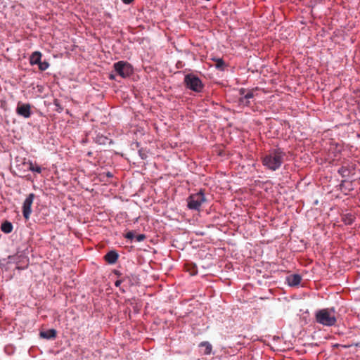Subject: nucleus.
Instances as JSON below:
<instances>
[{
    "mask_svg": "<svg viewBox=\"0 0 360 360\" xmlns=\"http://www.w3.org/2000/svg\"><path fill=\"white\" fill-rule=\"evenodd\" d=\"M54 104H55V105L56 107V110L58 111V112H60L63 110V107L62 106V105L60 103V101L56 99L54 101Z\"/></svg>",
    "mask_w": 360,
    "mask_h": 360,
    "instance_id": "nucleus-21",
    "label": "nucleus"
},
{
    "mask_svg": "<svg viewBox=\"0 0 360 360\" xmlns=\"http://www.w3.org/2000/svg\"><path fill=\"white\" fill-rule=\"evenodd\" d=\"M93 139L95 143L100 144V145H105L108 143L110 142V139L107 136H105L100 133L96 134L95 135V136L93 137Z\"/></svg>",
    "mask_w": 360,
    "mask_h": 360,
    "instance_id": "nucleus-10",
    "label": "nucleus"
},
{
    "mask_svg": "<svg viewBox=\"0 0 360 360\" xmlns=\"http://www.w3.org/2000/svg\"><path fill=\"white\" fill-rule=\"evenodd\" d=\"M254 96L252 91H248V93L241 97L239 98L238 103L240 105L245 106L248 105L250 103V99L252 98Z\"/></svg>",
    "mask_w": 360,
    "mask_h": 360,
    "instance_id": "nucleus-13",
    "label": "nucleus"
},
{
    "mask_svg": "<svg viewBox=\"0 0 360 360\" xmlns=\"http://www.w3.org/2000/svg\"><path fill=\"white\" fill-rule=\"evenodd\" d=\"M302 278L299 274H292L286 278V282L288 285L295 287L300 285Z\"/></svg>",
    "mask_w": 360,
    "mask_h": 360,
    "instance_id": "nucleus-8",
    "label": "nucleus"
},
{
    "mask_svg": "<svg viewBox=\"0 0 360 360\" xmlns=\"http://www.w3.org/2000/svg\"><path fill=\"white\" fill-rule=\"evenodd\" d=\"M206 200L202 190L196 193L191 194L187 198V207L191 210L199 211L202 204Z\"/></svg>",
    "mask_w": 360,
    "mask_h": 360,
    "instance_id": "nucleus-4",
    "label": "nucleus"
},
{
    "mask_svg": "<svg viewBox=\"0 0 360 360\" xmlns=\"http://www.w3.org/2000/svg\"><path fill=\"white\" fill-rule=\"evenodd\" d=\"M199 347L201 348V352L205 355H209L212 350V346L209 342H202Z\"/></svg>",
    "mask_w": 360,
    "mask_h": 360,
    "instance_id": "nucleus-12",
    "label": "nucleus"
},
{
    "mask_svg": "<svg viewBox=\"0 0 360 360\" xmlns=\"http://www.w3.org/2000/svg\"><path fill=\"white\" fill-rule=\"evenodd\" d=\"M30 170L33 172H37L38 174H40L42 171V169L40 166L39 165H34L32 164L30 165Z\"/></svg>",
    "mask_w": 360,
    "mask_h": 360,
    "instance_id": "nucleus-19",
    "label": "nucleus"
},
{
    "mask_svg": "<svg viewBox=\"0 0 360 360\" xmlns=\"http://www.w3.org/2000/svg\"><path fill=\"white\" fill-rule=\"evenodd\" d=\"M106 176H107L108 177H112V173H110V172H107Z\"/></svg>",
    "mask_w": 360,
    "mask_h": 360,
    "instance_id": "nucleus-26",
    "label": "nucleus"
},
{
    "mask_svg": "<svg viewBox=\"0 0 360 360\" xmlns=\"http://www.w3.org/2000/svg\"><path fill=\"white\" fill-rule=\"evenodd\" d=\"M114 71L110 75V79H114L116 75L122 78L129 77L134 71L132 65L127 61H118L113 65Z\"/></svg>",
    "mask_w": 360,
    "mask_h": 360,
    "instance_id": "nucleus-3",
    "label": "nucleus"
},
{
    "mask_svg": "<svg viewBox=\"0 0 360 360\" xmlns=\"http://www.w3.org/2000/svg\"><path fill=\"white\" fill-rule=\"evenodd\" d=\"M122 282V280H117L115 283V286L119 287L121 285Z\"/></svg>",
    "mask_w": 360,
    "mask_h": 360,
    "instance_id": "nucleus-24",
    "label": "nucleus"
},
{
    "mask_svg": "<svg viewBox=\"0 0 360 360\" xmlns=\"http://www.w3.org/2000/svg\"><path fill=\"white\" fill-rule=\"evenodd\" d=\"M38 66H39V68L40 70L44 71V70H46L49 68V64L46 61H44V62L40 61V63L38 64Z\"/></svg>",
    "mask_w": 360,
    "mask_h": 360,
    "instance_id": "nucleus-20",
    "label": "nucleus"
},
{
    "mask_svg": "<svg viewBox=\"0 0 360 360\" xmlns=\"http://www.w3.org/2000/svg\"><path fill=\"white\" fill-rule=\"evenodd\" d=\"M41 53L39 51H34L30 57V63L32 65H38L40 63L41 58Z\"/></svg>",
    "mask_w": 360,
    "mask_h": 360,
    "instance_id": "nucleus-14",
    "label": "nucleus"
},
{
    "mask_svg": "<svg viewBox=\"0 0 360 360\" xmlns=\"http://www.w3.org/2000/svg\"><path fill=\"white\" fill-rule=\"evenodd\" d=\"M123 1V3L126 4H131L134 0H122Z\"/></svg>",
    "mask_w": 360,
    "mask_h": 360,
    "instance_id": "nucleus-25",
    "label": "nucleus"
},
{
    "mask_svg": "<svg viewBox=\"0 0 360 360\" xmlns=\"http://www.w3.org/2000/svg\"><path fill=\"white\" fill-rule=\"evenodd\" d=\"M35 195L34 193H30L25 198L22 205V214L25 219H28L32 213V205L34 199Z\"/></svg>",
    "mask_w": 360,
    "mask_h": 360,
    "instance_id": "nucleus-6",
    "label": "nucleus"
},
{
    "mask_svg": "<svg viewBox=\"0 0 360 360\" xmlns=\"http://www.w3.org/2000/svg\"><path fill=\"white\" fill-rule=\"evenodd\" d=\"M335 310L333 308L320 309L316 313V320L317 323L326 326H333L336 323V318L333 314Z\"/></svg>",
    "mask_w": 360,
    "mask_h": 360,
    "instance_id": "nucleus-2",
    "label": "nucleus"
},
{
    "mask_svg": "<svg viewBox=\"0 0 360 360\" xmlns=\"http://www.w3.org/2000/svg\"><path fill=\"white\" fill-rule=\"evenodd\" d=\"M124 237L128 240H132L134 238H135L134 233L133 231H129L124 234Z\"/></svg>",
    "mask_w": 360,
    "mask_h": 360,
    "instance_id": "nucleus-22",
    "label": "nucleus"
},
{
    "mask_svg": "<svg viewBox=\"0 0 360 360\" xmlns=\"http://www.w3.org/2000/svg\"><path fill=\"white\" fill-rule=\"evenodd\" d=\"M215 67L218 70H223L226 66L224 61L221 58H217L214 60Z\"/></svg>",
    "mask_w": 360,
    "mask_h": 360,
    "instance_id": "nucleus-18",
    "label": "nucleus"
},
{
    "mask_svg": "<svg viewBox=\"0 0 360 360\" xmlns=\"http://www.w3.org/2000/svg\"><path fill=\"white\" fill-rule=\"evenodd\" d=\"M1 229L5 233H10L13 231V224L10 221H6L2 223Z\"/></svg>",
    "mask_w": 360,
    "mask_h": 360,
    "instance_id": "nucleus-15",
    "label": "nucleus"
},
{
    "mask_svg": "<svg viewBox=\"0 0 360 360\" xmlns=\"http://www.w3.org/2000/svg\"><path fill=\"white\" fill-rule=\"evenodd\" d=\"M118 257H119V255L116 251L111 250V251H109L105 255V259L108 264H112L117 262Z\"/></svg>",
    "mask_w": 360,
    "mask_h": 360,
    "instance_id": "nucleus-9",
    "label": "nucleus"
},
{
    "mask_svg": "<svg viewBox=\"0 0 360 360\" xmlns=\"http://www.w3.org/2000/svg\"><path fill=\"white\" fill-rule=\"evenodd\" d=\"M146 238L145 234H139L135 237V239L137 242H142L146 239Z\"/></svg>",
    "mask_w": 360,
    "mask_h": 360,
    "instance_id": "nucleus-23",
    "label": "nucleus"
},
{
    "mask_svg": "<svg viewBox=\"0 0 360 360\" xmlns=\"http://www.w3.org/2000/svg\"><path fill=\"white\" fill-rule=\"evenodd\" d=\"M285 153L281 148L270 150L261 158L262 165L266 169L274 172L278 170L285 161Z\"/></svg>",
    "mask_w": 360,
    "mask_h": 360,
    "instance_id": "nucleus-1",
    "label": "nucleus"
},
{
    "mask_svg": "<svg viewBox=\"0 0 360 360\" xmlns=\"http://www.w3.org/2000/svg\"><path fill=\"white\" fill-rule=\"evenodd\" d=\"M184 82L186 87L190 90H198L203 87L202 83L200 78L193 74H188L185 76Z\"/></svg>",
    "mask_w": 360,
    "mask_h": 360,
    "instance_id": "nucleus-5",
    "label": "nucleus"
},
{
    "mask_svg": "<svg viewBox=\"0 0 360 360\" xmlns=\"http://www.w3.org/2000/svg\"><path fill=\"white\" fill-rule=\"evenodd\" d=\"M56 333L57 332L55 329H49L45 331H41L39 335L40 337L44 339L50 340L55 338Z\"/></svg>",
    "mask_w": 360,
    "mask_h": 360,
    "instance_id": "nucleus-11",
    "label": "nucleus"
},
{
    "mask_svg": "<svg viewBox=\"0 0 360 360\" xmlns=\"http://www.w3.org/2000/svg\"><path fill=\"white\" fill-rule=\"evenodd\" d=\"M355 217L352 214H347L342 217V221L346 225H351L353 224Z\"/></svg>",
    "mask_w": 360,
    "mask_h": 360,
    "instance_id": "nucleus-17",
    "label": "nucleus"
},
{
    "mask_svg": "<svg viewBox=\"0 0 360 360\" xmlns=\"http://www.w3.org/2000/svg\"><path fill=\"white\" fill-rule=\"evenodd\" d=\"M338 173L341 175L342 177H347L351 173V169L346 166H342L338 169Z\"/></svg>",
    "mask_w": 360,
    "mask_h": 360,
    "instance_id": "nucleus-16",
    "label": "nucleus"
},
{
    "mask_svg": "<svg viewBox=\"0 0 360 360\" xmlns=\"http://www.w3.org/2000/svg\"><path fill=\"white\" fill-rule=\"evenodd\" d=\"M16 113L24 118L30 117L31 115L30 105L18 103L16 107Z\"/></svg>",
    "mask_w": 360,
    "mask_h": 360,
    "instance_id": "nucleus-7",
    "label": "nucleus"
}]
</instances>
